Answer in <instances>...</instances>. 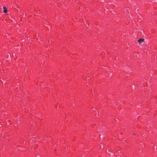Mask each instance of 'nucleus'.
<instances>
[{"instance_id": "f257e3e1", "label": "nucleus", "mask_w": 157, "mask_h": 157, "mask_svg": "<svg viewBox=\"0 0 157 157\" xmlns=\"http://www.w3.org/2000/svg\"><path fill=\"white\" fill-rule=\"evenodd\" d=\"M144 39L143 38H140L138 40V41L140 44L142 42H144Z\"/></svg>"}, {"instance_id": "f03ea898", "label": "nucleus", "mask_w": 157, "mask_h": 157, "mask_svg": "<svg viewBox=\"0 0 157 157\" xmlns=\"http://www.w3.org/2000/svg\"><path fill=\"white\" fill-rule=\"evenodd\" d=\"M3 8L4 9V10L3 11V12L4 13H6L7 12L6 8L5 7H3Z\"/></svg>"}, {"instance_id": "7ed1b4c3", "label": "nucleus", "mask_w": 157, "mask_h": 157, "mask_svg": "<svg viewBox=\"0 0 157 157\" xmlns=\"http://www.w3.org/2000/svg\"><path fill=\"white\" fill-rule=\"evenodd\" d=\"M126 11L128 13H129V12H128V10H126Z\"/></svg>"}, {"instance_id": "20e7f679", "label": "nucleus", "mask_w": 157, "mask_h": 157, "mask_svg": "<svg viewBox=\"0 0 157 157\" xmlns=\"http://www.w3.org/2000/svg\"><path fill=\"white\" fill-rule=\"evenodd\" d=\"M8 56H6V57H7V58H8Z\"/></svg>"}]
</instances>
